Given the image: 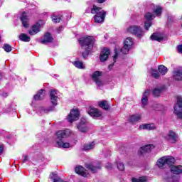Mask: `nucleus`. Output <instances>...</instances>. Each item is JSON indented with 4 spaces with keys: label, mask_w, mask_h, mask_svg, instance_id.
<instances>
[{
    "label": "nucleus",
    "mask_w": 182,
    "mask_h": 182,
    "mask_svg": "<svg viewBox=\"0 0 182 182\" xmlns=\"http://www.w3.org/2000/svg\"><path fill=\"white\" fill-rule=\"evenodd\" d=\"M4 151V145L0 144V154H2Z\"/></svg>",
    "instance_id": "nucleus-45"
},
{
    "label": "nucleus",
    "mask_w": 182,
    "mask_h": 182,
    "mask_svg": "<svg viewBox=\"0 0 182 182\" xmlns=\"http://www.w3.org/2000/svg\"><path fill=\"white\" fill-rule=\"evenodd\" d=\"M87 112L90 116H91V117H93L94 119H97V117H100L102 116V112L92 107H90L88 108Z\"/></svg>",
    "instance_id": "nucleus-12"
},
{
    "label": "nucleus",
    "mask_w": 182,
    "mask_h": 182,
    "mask_svg": "<svg viewBox=\"0 0 182 182\" xmlns=\"http://www.w3.org/2000/svg\"><path fill=\"white\" fill-rule=\"evenodd\" d=\"M159 72L161 73V75H166V73L168 72L167 68H166L164 65H159Z\"/></svg>",
    "instance_id": "nucleus-36"
},
{
    "label": "nucleus",
    "mask_w": 182,
    "mask_h": 182,
    "mask_svg": "<svg viewBox=\"0 0 182 182\" xmlns=\"http://www.w3.org/2000/svg\"><path fill=\"white\" fill-rule=\"evenodd\" d=\"M114 63L110 64L108 68L110 69L112 66H114Z\"/></svg>",
    "instance_id": "nucleus-50"
},
{
    "label": "nucleus",
    "mask_w": 182,
    "mask_h": 182,
    "mask_svg": "<svg viewBox=\"0 0 182 182\" xmlns=\"http://www.w3.org/2000/svg\"><path fill=\"white\" fill-rule=\"evenodd\" d=\"M90 9H87L86 11H85V12H87V13H89V10H90Z\"/></svg>",
    "instance_id": "nucleus-53"
},
{
    "label": "nucleus",
    "mask_w": 182,
    "mask_h": 182,
    "mask_svg": "<svg viewBox=\"0 0 182 182\" xmlns=\"http://www.w3.org/2000/svg\"><path fill=\"white\" fill-rule=\"evenodd\" d=\"M149 95H150L149 90H146L143 95L141 99V106L142 107H146L147 106V103L149 102Z\"/></svg>",
    "instance_id": "nucleus-16"
},
{
    "label": "nucleus",
    "mask_w": 182,
    "mask_h": 182,
    "mask_svg": "<svg viewBox=\"0 0 182 182\" xmlns=\"http://www.w3.org/2000/svg\"><path fill=\"white\" fill-rule=\"evenodd\" d=\"M90 9L91 14L93 15H100V12H105V10H102V8L97 7L96 5H93Z\"/></svg>",
    "instance_id": "nucleus-22"
},
{
    "label": "nucleus",
    "mask_w": 182,
    "mask_h": 182,
    "mask_svg": "<svg viewBox=\"0 0 182 182\" xmlns=\"http://www.w3.org/2000/svg\"><path fill=\"white\" fill-rule=\"evenodd\" d=\"M80 116V112L78 109H72L68 117V121L69 122V123H73V122L79 120Z\"/></svg>",
    "instance_id": "nucleus-10"
},
{
    "label": "nucleus",
    "mask_w": 182,
    "mask_h": 182,
    "mask_svg": "<svg viewBox=\"0 0 182 182\" xmlns=\"http://www.w3.org/2000/svg\"><path fill=\"white\" fill-rule=\"evenodd\" d=\"M141 119V114H136L132 115L129 117V122H131V123H136V122H140Z\"/></svg>",
    "instance_id": "nucleus-26"
},
{
    "label": "nucleus",
    "mask_w": 182,
    "mask_h": 182,
    "mask_svg": "<svg viewBox=\"0 0 182 182\" xmlns=\"http://www.w3.org/2000/svg\"><path fill=\"white\" fill-rule=\"evenodd\" d=\"M133 46V38H127L124 42V48L121 49V52L124 55H127L130 49H132V46Z\"/></svg>",
    "instance_id": "nucleus-7"
},
{
    "label": "nucleus",
    "mask_w": 182,
    "mask_h": 182,
    "mask_svg": "<svg viewBox=\"0 0 182 182\" xmlns=\"http://www.w3.org/2000/svg\"><path fill=\"white\" fill-rule=\"evenodd\" d=\"M151 41H157L158 42H161V41H163V37H161L160 34L154 33L151 36Z\"/></svg>",
    "instance_id": "nucleus-29"
},
{
    "label": "nucleus",
    "mask_w": 182,
    "mask_h": 182,
    "mask_svg": "<svg viewBox=\"0 0 182 182\" xmlns=\"http://www.w3.org/2000/svg\"><path fill=\"white\" fill-rule=\"evenodd\" d=\"M73 64L74 65V66H75V68H77V69H85L83 63L79 60L75 61L74 63H73Z\"/></svg>",
    "instance_id": "nucleus-35"
},
{
    "label": "nucleus",
    "mask_w": 182,
    "mask_h": 182,
    "mask_svg": "<svg viewBox=\"0 0 182 182\" xmlns=\"http://www.w3.org/2000/svg\"><path fill=\"white\" fill-rule=\"evenodd\" d=\"M1 96H3L4 97H6V96H8V94L3 92L1 94Z\"/></svg>",
    "instance_id": "nucleus-48"
},
{
    "label": "nucleus",
    "mask_w": 182,
    "mask_h": 182,
    "mask_svg": "<svg viewBox=\"0 0 182 182\" xmlns=\"http://www.w3.org/2000/svg\"><path fill=\"white\" fill-rule=\"evenodd\" d=\"M106 167H107V168H112V165H110L109 166H108L107 165Z\"/></svg>",
    "instance_id": "nucleus-52"
},
{
    "label": "nucleus",
    "mask_w": 182,
    "mask_h": 182,
    "mask_svg": "<svg viewBox=\"0 0 182 182\" xmlns=\"http://www.w3.org/2000/svg\"><path fill=\"white\" fill-rule=\"evenodd\" d=\"M45 96H46V92H45V90L41 89L34 95V100H43Z\"/></svg>",
    "instance_id": "nucleus-17"
},
{
    "label": "nucleus",
    "mask_w": 182,
    "mask_h": 182,
    "mask_svg": "<svg viewBox=\"0 0 182 182\" xmlns=\"http://www.w3.org/2000/svg\"><path fill=\"white\" fill-rule=\"evenodd\" d=\"M26 161H28V156H24V159L23 160V163H26Z\"/></svg>",
    "instance_id": "nucleus-46"
},
{
    "label": "nucleus",
    "mask_w": 182,
    "mask_h": 182,
    "mask_svg": "<svg viewBox=\"0 0 182 182\" xmlns=\"http://www.w3.org/2000/svg\"><path fill=\"white\" fill-rule=\"evenodd\" d=\"M106 0H98L99 4H103Z\"/></svg>",
    "instance_id": "nucleus-49"
},
{
    "label": "nucleus",
    "mask_w": 182,
    "mask_h": 182,
    "mask_svg": "<svg viewBox=\"0 0 182 182\" xmlns=\"http://www.w3.org/2000/svg\"><path fill=\"white\" fill-rule=\"evenodd\" d=\"M95 82L96 85H97L98 86H104L105 85V82L100 78L98 80H96Z\"/></svg>",
    "instance_id": "nucleus-42"
},
{
    "label": "nucleus",
    "mask_w": 182,
    "mask_h": 182,
    "mask_svg": "<svg viewBox=\"0 0 182 182\" xmlns=\"http://www.w3.org/2000/svg\"><path fill=\"white\" fill-rule=\"evenodd\" d=\"M79 43L85 50L84 53H82L83 58H87L89 53L92 50L93 48V43H95V38L93 36H86L80 38Z\"/></svg>",
    "instance_id": "nucleus-1"
},
{
    "label": "nucleus",
    "mask_w": 182,
    "mask_h": 182,
    "mask_svg": "<svg viewBox=\"0 0 182 182\" xmlns=\"http://www.w3.org/2000/svg\"><path fill=\"white\" fill-rule=\"evenodd\" d=\"M127 32L128 33H132V35H135L137 38H143L144 36V31H143V28L139 26H129Z\"/></svg>",
    "instance_id": "nucleus-5"
},
{
    "label": "nucleus",
    "mask_w": 182,
    "mask_h": 182,
    "mask_svg": "<svg viewBox=\"0 0 182 182\" xmlns=\"http://www.w3.org/2000/svg\"><path fill=\"white\" fill-rule=\"evenodd\" d=\"M87 168L90 170L92 173H96L98 170H100V166H95L92 164H87Z\"/></svg>",
    "instance_id": "nucleus-33"
},
{
    "label": "nucleus",
    "mask_w": 182,
    "mask_h": 182,
    "mask_svg": "<svg viewBox=\"0 0 182 182\" xmlns=\"http://www.w3.org/2000/svg\"><path fill=\"white\" fill-rule=\"evenodd\" d=\"M20 19L24 28H28L29 26V18H28V16H26L25 12L23 13V15Z\"/></svg>",
    "instance_id": "nucleus-23"
},
{
    "label": "nucleus",
    "mask_w": 182,
    "mask_h": 182,
    "mask_svg": "<svg viewBox=\"0 0 182 182\" xmlns=\"http://www.w3.org/2000/svg\"><path fill=\"white\" fill-rule=\"evenodd\" d=\"M75 173L80 174V176H82V177H89V173L86 172V170H85V168L82 166H77L75 168Z\"/></svg>",
    "instance_id": "nucleus-18"
},
{
    "label": "nucleus",
    "mask_w": 182,
    "mask_h": 182,
    "mask_svg": "<svg viewBox=\"0 0 182 182\" xmlns=\"http://www.w3.org/2000/svg\"><path fill=\"white\" fill-rule=\"evenodd\" d=\"M139 130H156L154 124H144L139 126Z\"/></svg>",
    "instance_id": "nucleus-20"
},
{
    "label": "nucleus",
    "mask_w": 182,
    "mask_h": 182,
    "mask_svg": "<svg viewBox=\"0 0 182 182\" xmlns=\"http://www.w3.org/2000/svg\"><path fill=\"white\" fill-rule=\"evenodd\" d=\"M109 55H110V50L109 48H104L101 54L100 55V59L101 62H105L107 60V58H109Z\"/></svg>",
    "instance_id": "nucleus-15"
},
{
    "label": "nucleus",
    "mask_w": 182,
    "mask_h": 182,
    "mask_svg": "<svg viewBox=\"0 0 182 182\" xmlns=\"http://www.w3.org/2000/svg\"><path fill=\"white\" fill-rule=\"evenodd\" d=\"M153 110L155 112H164L166 110V107L161 104L155 103L152 105Z\"/></svg>",
    "instance_id": "nucleus-25"
},
{
    "label": "nucleus",
    "mask_w": 182,
    "mask_h": 182,
    "mask_svg": "<svg viewBox=\"0 0 182 182\" xmlns=\"http://www.w3.org/2000/svg\"><path fill=\"white\" fill-rule=\"evenodd\" d=\"M45 22L43 20L38 21L35 25H33L28 31L29 35H36L41 31V28L43 26Z\"/></svg>",
    "instance_id": "nucleus-6"
},
{
    "label": "nucleus",
    "mask_w": 182,
    "mask_h": 182,
    "mask_svg": "<svg viewBox=\"0 0 182 182\" xmlns=\"http://www.w3.org/2000/svg\"><path fill=\"white\" fill-rule=\"evenodd\" d=\"M60 17H58L57 16H52V21L55 22V23H58L60 22Z\"/></svg>",
    "instance_id": "nucleus-41"
},
{
    "label": "nucleus",
    "mask_w": 182,
    "mask_h": 182,
    "mask_svg": "<svg viewBox=\"0 0 182 182\" xmlns=\"http://www.w3.org/2000/svg\"><path fill=\"white\" fill-rule=\"evenodd\" d=\"M77 130L81 133H87L89 132V127H87V120L85 118H82L80 122L76 126Z\"/></svg>",
    "instance_id": "nucleus-9"
},
{
    "label": "nucleus",
    "mask_w": 182,
    "mask_h": 182,
    "mask_svg": "<svg viewBox=\"0 0 182 182\" xmlns=\"http://www.w3.org/2000/svg\"><path fill=\"white\" fill-rule=\"evenodd\" d=\"M48 111L45 109H41V113H46Z\"/></svg>",
    "instance_id": "nucleus-51"
},
{
    "label": "nucleus",
    "mask_w": 182,
    "mask_h": 182,
    "mask_svg": "<svg viewBox=\"0 0 182 182\" xmlns=\"http://www.w3.org/2000/svg\"><path fill=\"white\" fill-rule=\"evenodd\" d=\"M3 49H4L5 52H11L12 50V47L9 44H4Z\"/></svg>",
    "instance_id": "nucleus-39"
},
{
    "label": "nucleus",
    "mask_w": 182,
    "mask_h": 182,
    "mask_svg": "<svg viewBox=\"0 0 182 182\" xmlns=\"http://www.w3.org/2000/svg\"><path fill=\"white\" fill-rule=\"evenodd\" d=\"M117 168L120 171H123L124 170V164H123L122 162L117 163Z\"/></svg>",
    "instance_id": "nucleus-40"
},
{
    "label": "nucleus",
    "mask_w": 182,
    "mask_h": 182,
    "mask_svg": "<svg viewBox=\"0 0 182 182\" xmlns=\"http://www.w3.org/2000/svg\"><path fill=\"white\" fill-rule=\"evenodd\" d=\"M117 56H119V54L115 51V54L113 57L114 59V63H116V59H117Z\"/></svg>",
    "instance_id": "nucleus-44"
},
{
    "label": "nucleus",
    "mask_w": 182,
    "mask_h": 182,
    "mask_svg": "<svg viewBox=\"0 0 182 182\" xmlns=\"http://www.w3.org/2000/svg\"><path fill=\"white\" fill-rule=\"evenodd\" d=\"M56 136L55 142L58 147H63V149H68V147H70L69 143L63 141V139L66 137V133L64 131H58Z\"/></svg>",
    "instance_id": "nucleus-4"
},
{
    "label": "nucleus",
    "mask_w": 182,
    "mask_h": 182,
    "mask_svg": "<svg viewBox=\"0 0 182 182\" xmlns=\"http://www.w3.org/2000/svg\"><path fill=\"white\" fill-rule=\"evenodd\" d=\"M176 99L177 102L174 106V112L179 119H182V97L178 96Z\"/></svg>",
    "instance_id": "nucleus-8"
},
{
    "label": "nucleus",
    "mask_w": 182,
    "mask_h": 182,
    "mask_svg": "<svg viewBox=\"0 0 182 182\" xmlns=\"http://www.w3.org/2000/svg\"><path fill=\"white\" fill-rule=\"evenodd\" d=\"M147 178L146 177H141L139 178H133L132 182H146Z\"/></svg>",
    "instance_id": "nucleus-37"
},
{
    "label": "nucleus",
    "mask_w": 182,
    "mask_h": 182,
    "mask_svg": "<svg viewBox=\"0 0 182 182\" xmlns=\"http://www.w3.org/2000/svg\"><path fill=\"white\" fill-rule=\"evenodd\" d=\"M100 76H102V72H100V71L94 72L92 75V80H94V82H95V81L100 79Z\"/></svg>",
    "instance_id": "nucleus-34"
},
{
    "label": "nucleus",
    "mask_w": 182,
    "mask_h": 182,
    "mask_svg": "<svg viewBox=\"0 0 182 182\" xmlns=\"http://www.w3.org/2000/svg\"><path fill=\"white\" fill-rule=\"evenodd\" d=\"M173 79L175 80H182V70L173 71Z\"/></svg>",
    "instance_id": "nucleus-27"
},
{
    "label": "nucleus",
    "mask_w": 182,
    "mask_h": 182,
    "mask_svg": "<svg viewBox=\"0 0 182 182\" xmlns=\"http://www.w3.org/2000/svg\"><path fill=\"white\" fill-rule=\"evenodd\" d=\"M0 41H1V36H0Z\"/></svg>",
    "instance_id": "nucleus-54"
},
{
    "label": "nucleus",
    "mask_w": 182,
    "mask_h": 182,
    "mask_svg": "<svg viewBox=\"0 0 182 182\" xmlns=\"http://www.w3.org/2000/svg\"><path fill=\"white\" fill-rule=\"evenodd\" d=\"M171 172L172 173V174H176L177 176L178 174H181V173H182V166L181 165L172 166L171 167Z\"/></svg>",
    "instance_id": "nucleus-21"
},
{
    "label": "nucleus",
    "mask_w": 182,
    "mask_h": 182,
    "mask_svg": "<svg viewBox=\"0 0 182 182\" xmlns=\"http://www.w3.org/2000/svg\"><path fill=\"white\" fill-rule=\"evenodd\" d=\"M92 149H95V141L85 144L83 146V150L85 151H87V150H92Z\"/></svg>",
    "instance_id": "nucleus-31"
},
{
    "label": "nucleus",
    "mask_w": 182,
    "mask_h": 182,
    "mask_svg": "<svg viewBox=\"0 0 182 182\" xmlns=\"http://www.w3.org/2000/svg\"><path fill=\"white\" fill-rule=\"evenodd\" d=\"M98 105L100 107H102V109H104L105 110L109 109V104L107 103V101L103 100L98 102Z\"/></svg>",
    "instance_id": "nucleus-32"
},
{
    "label": "nucleus",
    "mask_w": 182,
    "mask_h": 182,
    "mask_svg": "<svg viewBox=\"0 0 182 182\" xmlns=\"http://www.w3.org/2000/svg\"><path fill=\"white\" fill-rule=\"evenodd\" d=\"M63 29V26H60L58 29V33H59L60 32V31H62Z\"/></svg>",
    "instance_id": "nucleus-47"
},
{
    "label": "nucleus",
    "mask_w": 182,
    "mask_h": 182,
    "mask_svg": "<svg viewBox=\"0 0 182 182\" xmlns=\"http://www.w3.org/2000/svg\"><path fill=\"white\" fill-rule=\"evenodd\" d=\"M176 163V159L173 156H163L156 162L159 168H166L167 166H173Z\"/></svg>",
    "instance_id": "nucleus-3"
},
{
    "label": "nucleus",
    "mask_w": 182,
    "mask_h": 182,
    "mask_svg": "<svg viewBox=\"0 0 182 182\" xmlns=\"http://www.w3.org/2000/svg\"><path fill=\"white\" fill-rule=\"evenodd\" d=\"M154 14H151V13H146L145 14V19H146V21H145L144 28L146 31H149V28L151 26V19L154 18H156V16H160L161 15L162 9L161 7L156 6L154 8L153 10Z\"/></svg>",
    "instance_id": "nucleus-2"
},
{
    "label": "nucleus",
    "mask_w": 182,
    "mask_h": 182,
    "mask_svg": "<svg viewBox=\"0 0 182 182\" xmlns=\"http://www.w3.org/2000/svg\"><path fill=\"white\" fill-rule=\"evenodd\" d=\"M106 18V11H101L100 14H95L94 16V22L96 23H103Z\"/></svg>",
    "instance_id": "nucleus-13"
},
{
    "label": "nucleus",
    "mask_w": 182,
    "mask_h": 182,
    "mask_svg": "<svg viewBox=\"0 0 182 182\" xmlns=\"http://www.w3.org/2000/svg\"><path fill=\"white\" fill-rule=\"evenodd\" d=\"M164 137L165 140H167L169 143H176L177 139H178L177 134L172 130L169 131L165 136H164Z\"/></svg>",
    "instance_id": "nucleus-11"
},
{
    "label": "nucleus",
    "mask_w": 182,
    "mask_h": 182,
    "mask_svg": "<svg viewBox=\"0 0 182 182\" xmlns=\"http://www.w3.org/2000/svg\"><path fill=\"white\" fill-rule=\"evenodd\" d=\"M20 41L22 42H31V37L28 36V35L25 33H21L18 36Z\"/></svg>",
    "instance_id": "nucleus-30"
},
{
    "label": "nucleus",
    "mask_w": 182,
    "mask_h": 182,
    "mask_svg": "<svg viewBox=\"0 0 182 182\" xmlns=\"http://www.w3.org/2000/svg\"><path fill=\"white\" fill-rule=\"evenodd\" d=\"M52 41H53V38H52L50 33H46L44 35V38L41 41V43L45 45V43H50V42H52Z\"/></svg>",
    "instance_id": "nucleus-24"
},
{
    "label": "nucleus",
    "mask_w": 182,
    "mask_h": 182,
    "mask_svg": "<svg viewBox=\"0 0 182 182\" xmlns=\"http://www.w3.org/2000/svg\"><path fill=\"white\" fill-rule=\"evenodd\" d=\"M180 181V178L178 176H172L168 179V182H178Z\"/></svg>",
    "instance_id": "nucleus-38"
},
{
    "label": "nucleus",
    "mask_w": 182,
    "mask_h": 182,
    "mask_svg": "<svg viewBox=\"0 0 182 182\" xmlns=\"http://www.w3.org/2000/svg\"><path fill=\"white\" fill-rule=\"evenodd\" d=\"M151 75L155 79H159L160 77V74L156 71L153 72Z\"/></svg>",
    "instance_id": "nucleus-43"
},
{
    "label": "nucleus",
    "mask_w": 182,
    "mask_h": 182,
    "mask_svg": "<svg viewBox=\"0 0 182 182\" xmlns=\"http://www.w3.org/2000/svg\"><path fill=\"white\" fill-rule=\"evenodd\" d=\"M154 149V145L148 144L141 147L140 154H144V153H150L151 150Z\"/></svg>",
    "instance_id": "nucleus-19"
},
{
    "label": "nucleus",
    "mask_w": 182,
    "mask_h": 182,
    "mask_svg": "<svg viewBox=\"0 0 182 182\" xmlns=\"http://www.w3.org/2000/svg\"><path fill=\"white\" fill-rule=\"evenodd\" d=\"M163 90H164V87H163V86L155 88L153 90L154 96H155L156 97H159V96H160V95H161V92H163Z\"/></svg>",
    "instance_id": "nucleus-28"
},
{
    "label": "nucleus",
    "mask_w": 182,
    "mask_h": 182,
    "mask_svg": "<svg viewBox=\"0 0 182 182\" xmlns=\"http://www.w3.org/2000/svg\"><path fill=\"white\" fill-rule=\"evenodd\" d=\"M50 102L53 106L58 105V90H52L50 92Z\"/></svg>",
    "instance_id": "nucleus-14"
}]
</instances>
